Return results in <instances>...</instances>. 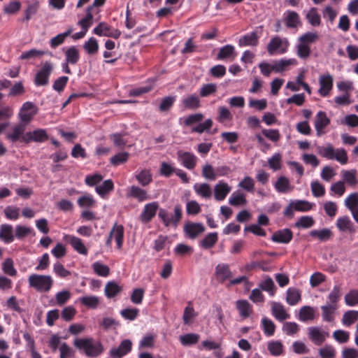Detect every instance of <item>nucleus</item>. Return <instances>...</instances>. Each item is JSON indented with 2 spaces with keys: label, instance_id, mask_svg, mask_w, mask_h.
<instances>
[{
  "label": "nucleus",
  "instance_id": "17",
  "mask_svg": "<svg viewBox=\"0 0 358 358\" xmlns=\"http://www.w3.org/2000/svg\"><path fill=\"white\" fill-rule=\"evenodd\" d=\"M271 309L273 316L280 322L290 317V315L287 313L284 306L279 302L271 301Z\"/></svg>",
  "mask_w": 358,
  "mask_h": 358
},
{
  "label": "nucleus",
  "instance_id": "25",
  "mask_svg": "<svg viewBox=\"0 0 358 358\" xmlns=\"http://www.w3.org/2000/svg\"><path fill=\"white\" fill-rule=\"evenodd\" d=\"M128 195L131 197L135 198L139 202H143L150 199L147 191L135 185H132L130 187Z\"/></svg>",
  "mask_w": 358,
  "mask_h": 358
},
{
  "label": "nucleus",
  "instance_id": "16",
  "mask_svg": "<svg viewBox=\"0 0 358 358\" xmlns=\"http://www.w3.org/2000/svg\"><path fill=\"white\" fill-rule=\"evenodd\" d=\"M205 231L202 223L188 222L184 226V231L189 238L194 239Z\"/></svg>",
  "mask_w": 358,
  "mask_h": 358
},
{
  "label": "nucleus",
  "instance_id": "59",
  "mask_svg": "<svg viewBox=\"0 0 358 358\" xmlns=\"http://www.w3.org/2000/svg\"><path fill=\"white\" fill-rule=\"evenodd\" d=\"M92 6H90L87 9L86 16L78 21V24L81 26L82 29L87 31L92 23L93 15L91 13Z\"/></svg>",
  "mask_w": 358,
  "mask_h": 358
},
{
  "label": "nucleus",
  "instance_id": "35",
  "mask_svg": "<svg viewBox=\"0 0 358 358\" xmlns=\"http://www.w3.org/2000/svg\"><path fill=\"white\" fill-rule=\"evenodd\" d=\"M336 227L341 231H352L353 223L348 216L345 215L337 219Z\"/></svg>",
  "mask_w": 358,
  "mask_h": 358
},
{
  "label": "nucleus",
  "instance_id": "13",
  "mask_svg": "<svg viewBox=\"0 0 358 358\" xmlns=\"http://www.w3.org/2000/svg\"><path fill=\"white\" fill-rule=\"evenodd\" d=\"M231 191V187L224 180H220L213 188L214 199L217 201H223Z\"/></svg>",
  "mask_w": 358,
  "mask_h": 358
},
{
  "label": "nucleus",
  "instance_id": "54",
  "mask_svg": "<svg viewBox=\"0 0 358 358\" xmlns=\"http://www.w3.org/2000/svg\"><path fill=\"white\" fill-rule=\"evenodd\" d=\"M71 297V293L69 290H62L55 294V303L62 306L65 304Z\"/></svg>",
  "mask_w": 358,
  "mask_h": 358
},
{
  "label": "nucleus",
  "instance_id": "52",
  "mask_svg": "<svg viewBox=\"0 0 358 358\" xmlns=\"http://www.w3.org/2000/svg\"><path fill=\"white\" fill-rule=\"evenodd\" d=\"M83 48L90 55L96 53L99 50L97 40L94 37L90 38L89 40L84 43Z\"/></svg>",
  "mask_w": 358,
  "mask_h": 358
},
{
  "label": "nucleus",
  "instance_id": "34",
  "mask_svg": "<svg viewBox=\"0 0 358 358\" xmlns=\"http://www.w3.org/2000/svg\"><path fill=\"white\" fill-rule=\"evenodd\" d=\"M268 350L273 356L277 357L284 354V346L280 341H271L268 343Z\"/></svg>",
  "mask_w": 358,
  "mask_h": 358
},
{
  "label": "nucleus",
  "instance_id": "15",
  "mask_svg": "<svg viewBox=\"0 0 358 358\" xmlns=\"http://www.w3.org/2000/svg\"><path fill=\"white\" fill-rule=\"evenodd\" d=\"M48 136L46 131L43 129H37L33 131L26 133L22 136V141L25 143L31 141L42 143L48 139Z\"/></svg>",
  "mask_w": 358,
  "mask_h": 358
},
{
  "label": "nucleus",
  "instance_id": "64",
  "mask_svg": "<svg viewBox=\"0 0 358 358\" xmlns=\"http://www.w3.org/2000/svg\"><path fill=\"white\" fill-rule=\"evenodd\" d=\"M345 301L349 306H354L358 303V290L352 289L345 296Z\"/></svg>",
  "mask_w": 358,
  "mask_h": 358
},
{
  "label": "nucleus",
  "instance_id": "29",
  "mask_svg": "<svg viewBox=\"0 0 358 358\" xmlns=\"http://www.w3.org/2000/svg\"><path fill=\"white\" fill-rule=\"evenodd\" d=\"M315 309L310 306H302L299 312V320L301 322H307L314 320Z\"/></svg>",
  "mask_w": 358,
  "mask_h": 358
},
{
  "label": "nucleus",
  "instance_id": "28",
  "mask_svg": "<svg viewBox=\"0 0 358 358\" xmlns=\"http://www.w3.org/2000/svg\"><path fill=\"white\" fill-rule=\"evenodd\" d=\"M181 103L185 108L196 109L200 107V99L196 94H194L184 97Z\"/></svg>",
  "mask_w": 358,
  "mask_h": 358
},
{
  "label": "nucleus",
  "instance_id": "58",
  "mask_svg": "<svg viewBox=\"0 0 358 358\" xmlns=\"http://www.w3.org/2000/svg\"><path fill=\"white\" fill-rule=\"evenodd\" d=\"M92 266L94 271L99 276L106 277L109 274V267L99 262L93 263Z\"/></svg>",
  "mask_w": 358,
  "mask_h": 358
},
{
  "label": "nucleus",
  "instance_id": "62",
  "mask_svg": "<svg viewBox=\"0 0 358 358\" xmlns=\"http://www.w3.org/2000/svg\"><path fill=\"white\" fill-rule=\"evenodd\" d=\"M59 358H73L75 351L66 343H62L59 347Z\"/></svg>",
  "mask_w": 358,
  "mask_h": 358
},
{
  "label": "nucleus",
  "instance_id": "56",
  "mask_svg": "<svg viewBox=\"0 0 358 358\" xmlns=\"http://www.w3.org/2000/svg\"><path fill=\"white\" fill-rule=\"evenodd\" d=\"M155 337L156 336L152 334H147L144 336L139 342V350L153 348L155 345Z\"/></svg>",
  "mask_w": 358,
  "mask_h": 358
},
{
  "label": "nucleus",
  "instance_id": "42",
  "mask_svg": "<svg viewBox=\"0 0 358 358\" xmlns=\"http://www.w3.org/2000/svg\"><path fill=\"white\" fill-rule=\"evenodd\" d=\"M80 58L79 52L76 47L71 46L65 52V62L70 64H76Z\"/></svg>",
  "mask_w": 358,
  "mask_h": 358
},
{
  "label": "nucleus",
  "instance_id": "57",
  "mask_svg": "<svg viewBox=\"0 0 358 358\" xmlns=\"http://www.w3.org/2000/svg\"><path fill=\"white\" fill-rule=\"evenodd\" d=\"M310 188L313 195L315 197H322L325 194V188L324 185L317 180L311 182Z\"/></svg>",
  "mask_w": 358,
  "mask_h": 358
},
{
  "label": "nucleus",
  "instance_id": "43",
  "mask_svg": "<svg viewBox=\"0 0 358 358\" xmlns=\"http://www.w3.org/2000/svg\"><path fill=\"white\" fill-rule=\"evenodd\" d=\"M292 205L296 211L307 212L312 209L313 203L306 200H292Z\"/></svg>",
  "mask_w": 358,
  "mask_h": 358
},
{
  "label": "nucleus",
  "instance_id": "18",
  "mask_svg": "<svg viewBox=\"0 0 358 358\" xmlns=\"http://www.w3.org/2000/svg\"><path fill=\"white\" fill-rule=\"evenodd\" d=\"M330 123V120L327 116L324 111H319L315 117V128L318 136L323 134V129L328 126Z\"/></svg>",
  "mask_w": 358,
  "mask_h": 358
},
{
  "label": "nucleus",
  "instance_id": "27",
  "mask_svg": "<svg viewBox=\"0 0 358 358\" xmlns=\"http://www.w3.org/2000/svg\"><path fill=\"white\" fill-rule=\"evenodd\" d=\"M275 190L279 193H287L293 189L289 180L285 176H280L278 178L274 185Z\"/></svg>",
  "mask_w": 358,
  "mask_h": 358
},
{
  "label": "nucleus",
  "instance_id": "33",
  "mask_svg": "<svg viewBox=\"0 0 358 358\" xmlns=\"http://www.w3.org/2000/svg\"><path fill=\"white\" fill-rule=\"evenodd\" d=\"M110 234L115 238L118 248H121L123 243L124 227L122 225L115 224Z\"/></svg>",
  "mask_w": 358,
  "mask_h": 358
},
{
  "label": "nucleus",
  "instance_id": "30",
  "mask_svg": "<svg viewBox=\"0 0 358 358\" xmlns=\"http://www.w3.org/2000/svg\"><path fill=\"white\" fill-rule=\"evenodd\" d=\"M301 299V292L295 287H289L287 290L286 302L289 306L296 305Z\"/></svg>",
  "mask_w": 358,
  "mask_h": 358
},
{
  "label": "nucleus",
  "instance_id": "10",
  "mask_svg": "<svg viewBox=\"0 0 358 358\" xmlns=\"http://www.w3.org/2000/svg\"><path fill=\"white\" fill-rule=\"evenodd\" d=\"M53 66L50 62H45L36 73L34 83L36 86L46 85L48 83L49 76L52 71Z\"/></svg>",
  "mask_w": 358,
  "mask_h": 358
},
{
  "label": "nucleus",
  "instance_id": "61",
  "mask_svg": "<svg viewBox=\"0 0 358 358\" xmlns=\"http://www.w3.org/2000/svg\"><path fill=\"white\" fill-rule=\"evenodd\" d=\"M345 206L349 210L358 208V193L350 194L344 201Z\"/></svg>",
  "mask_w": 358,
  "mask_h": 358
},
{
  "label": "nucleus",
  "instance_id": "55",
  "mask_svg": "<svg viewBox=\"0 0 358 358\" xmlns=\"http://www.w3.org/2000/svg\"><path fill=\"white\" fill-rule=\"evenodd\" d=\"M199 340V336L196 334H187L180 336V341L185 346L195 344Z\"/></svg>",
  "mask_w": 358,
  "mask_h": 358
},
{
  "label": "nucleus",
  "instance_id": "3",
  "mask_svg": "<svg viewBox=\"0 0 358 358\" xmlns=\"http://www.w3.org/2000/svg\"><path fill=\"white\" fill-rule=\"evenodd\" d=\"M30 287L39 292H48L52 287L54 280L49 275L31 274L28 278Z\"/></svg>",
  "mask_w": 358,
  "mask_h": 358
},
{
  "label": "nucleus",
  "instance_id": "37",
  "mask_svg": "<svg viewBox=\"0 0 358 358\" xmlns=\"http://www.w3.org/2000/svg\"><path fill=\"white\" fill-rule=\"evenodd\" d=\"M218 59H229L233 61L235 59L234 47L231 45H226L221 48L219 53L217 54Z\"/></svg>",
  "mask_w": 358,
  "mask_h": 358
},
{
  "label": "nucleus",
  "instance_id": "40",
  "mask_svg": "<svg viewBox=\"0 0 358 358\" xmlns=\"http://www.w3.org/2000/svg\"><path fill=\"white\" fill-rule=\"evenodd\" d=\"M337 305H328L321 306L322 311V318L324 321L331 322L334 320V313L337 310Z\"/></svg>",
  "mask_w": 358,
  "mask_h": 358
},
{
  "label": "nucleus",
  "instance_id": "8",
  "mask_svg": "<svg viewBox=\"0 0 358 358\" xmlns=\"http://www.w3.org/2000/svg\"><path fill=\"white\" fill-rule=\"evenodd\" d=\"M37 113V108L31 101L24 102L20 109L18 116L22 122L29 123Z\"/></svg>",
  "mask_w": 358,
  "mask_h": 358
},
{
  "label": "nucleus",
  "instance_id": "38",
  "mask_svg": "<svg viewBox=\"0 0 358 358\" xmlns=\"http://www.w3.org/2000/svg\"><path fill=\"white\" fill-rule=\"evenodd\" d=\"M122 291V287L115 281L108 282L105 286L104 292L108 298H113Z\"/></svg>",
  "mask_w": 358,
  "mask_h": 358
},
{
  "label": "nucleus",
  "instance_id": "11",
  "mask_svg": "<svg viewBox=\"0 0 358 358\" xmlns=\"http://www.w3.org/2000/svg\"><path fill=\"white\" fill-rule=\"evenodd\" d=\"M333 76L329 73L321 75L319 78L320 88L318 93L322 96H327L333 88Z\"/></svg>",
  "mask_w": 358,
  "mask_h": 358
},
{
  "label": "nucleus",
  "instance_id": "49",
  "mask_svg": "<svg viewBox=\"0 0 358 358\" xmlns=\"http://www.w3.org/2000/svg\"><path fill=\"white\" fill-rule=\"evenodd\" d=\"M25 127L22 123L15 125L13 129V132L8 134L6 137L12 142L17 141L23 134Z\"/></svg>",
  "mask_w": 358,
  "mask_h": 358
},
{
  "label": "nucleus",
  "instance_id": "41",
  "mask_svg": "<svg viewBox=\"0 0 358 358\" xmlns=\"http://www.w3.org/2000/svg\"><path fill=\"white\" fill-rule=\"evenodd\" d=\"M306 17L308 22L313 27L320 26L321 24V18L317 13L316 8H311L306 14Z\"/></svg>",
  "mask_w": 358,
  "mask_h": 358
},
{
  "label": "nucleus",
  "instance_id": "21",
  "mask_svg": "<svg viewBox=\"0 0 358 358\" xmlns=\"http://www.w3.org/2000/svg\"><path fill=\"white\" fill-rule=\"evenodd\" d=\"M283 20L287 28H296L300 24L299 15L293 10H286L283 14Z\"/></svg>",
  "mask_w": 358,
  "mask_h": 358
},
{
  "label": "nucleus",
  "instance_id": "6",
  "mask_svg": "<svg viewBox=\"0 0 358 358\" xmlns=\"http://www.w3.org/2000/svg\"><path fill=\"white\" fill-rule=\"evenodd\" d=\"M308 336L315 345H321L329 338V333L319 327H310L308 329Z\"/></svg>",
  "mask_w": 358,
  "mask_h": 358
},
{
  "label": "nucleus",
  "instance_id": "60",
  "mask_svg": "<svg viewBox=\"0 0 358 358\" xmlns=\"http://www.w3.org/2000/svg\"><path fill=\"white\" fill-rule=\"evenodd\" d=\"M202 176L208 180H215L217 175L212 165L206 164L202 168Z\"/></svg>",
  "mask_w": 358,
  "mask_h": 358
},
{
  "label": "nucleus",
  "instance_id": "14",
  "mask_svg": "<svg viewBox=\"0 0 358 358\" xmlns=\"http://www.w3.org/2000/svg\"><path fill=\"white\" fill-rule=\"evenodd\" d=\"M131 348L132 342L129 339L123 340L118 348L110 350V355L113 358H122L131 350Z\"/></svg>",
  "mask_w": 358,
  "mask_h": 358
},
{
  "label": "nucleus",
  "instance_id": "63",
  "mask_svg": "<svg viewBox=\"0 0 358 358\" xmlns=\"http://www.w3.org/2000/svg\"><path fill=\"white\" fill-rule=\"evenodd\" d=\"M319 355L322 358H334L336 350L333 346L327 345L319 350Z\"/></svg>",
  "mask_w": 358,
  "mask_h": 358
},
{
  "label": "nucleus",
  "instance_id": "4",
  "mask_svg": "<svg viewBox=\"0 0 358 358\" xmlns=\"http://www.w3.org/2000/svg\"><path fill=\"white\" fill-rule=\"evenodd\" d=\"M173 211L174 215H172L164 208H159V210L158 217L166 227L170 226L177 227L182 218V208L180 205L175 206Z\"/></svg>",
  "mask_w": 358,
  "mask_h": 358
},
{
  "label": "nucleus",
  "instance_id": "47",
  "mask_svg": "<svg viewBox=\"0 0 358 358\" xmlns=\"http://www.w3.org/2000/svg\"><path fill=\"white\" fill-rule=\"evenodd\" d=\"M262 327L264 333L267 336H271L274 334L275 325L271 320L264 317L262 319Z\"/></svg>",
  "mask_w": 358,
  "mask_h": 358
},
{
  "label": "nucleus",
  "instance_id": "1",
  "mask_svg": "<svg viewBox=\"0 0 358 358\" xmlns=\"http://www.w3.org/2000/svg\"><path fill=\"white\" fill-rule=\"evenodd\" d=\"M74 346L84 352L89 357H96L103 352V347L100 342L94 341L92 338H76L73 341Z\"/></svg>",
  "mask_w": 358,
  "mask_h": 358
},
{
  "label": "nucleus",
  "instance_id": "7",
  "mask_svg": "<svg viewBox=\"0 0 358 358\" xmlns=\"http://www.w3.org/2000/svg\"><path fill=\"white\" fill-rule=\"evenodd\" d=\"M177 159L185 168L192 170L194 169L197 163V157L192 152L179 150L176 152Z\"/></svg>",
  "mask_w": 358,
  "mask_h": 358
},
{
  "label": "nucleus",
  "instance_id": "24",
  "mask_svg": "<svg viewBox=\"0 0 358 358\" xmlns=\"http://www.w3.org/2000/svg\"><path fill=\"white\" fill-rule=\"evenodd\" d=\"M259 43V36L256 31L247 34L238 40V45L241 47L243 46H256Z\"/></svg>",
  "mask_w": 358,
  "mask_h": 358
},
{
  "label": "nucleus",
  "instance_id": "51",
  "mask_svg": "<svg viewBox=\"0 0 358 358\" xmlns=\"http://www.w3.org/2000/svg\"><path fill=\"white\" fill-rule=\"evenodd\" d=\"M2 270L4 273L10 276H15L17 275V270L14 267V262L12 259L7 258L2 263Z\"/></svg>",
  "mask_w": 358,
  "mask_h": 358
},
{
  "label": "nucleus",
  "instance_id": "39",
  "mask_svg": "<svg viewBox=\"0 0 358 358\" xmlns=\"http://www.w3.org/2000/svg\"><path fill=\"white\" fill-rule=\"evenodd\" d=\"M69 243L78 253L84 255L87 254V250L80 238L73 236H69Z\"/></svg>",
  "mask_w": 358,
  "mask_h": 358
},
{
  "label": "nucleus",
  "instance_id": "53",
  "mask_svg": "<svg viewBox=\"0 0 358 358\" xmlns=\"http://www.w3.org/2000/svg\"><path fill=\"white\" fill-rule=\"evenodd\" d=\"M238 187L248 192H253L255 189V181L250 176H245L238 185Z\"/></svg>",
  "mask_w": 358,
  "mask_h": 358
},
{
  "label": "nucleus",
  "instance_id": "22",
  "mask_svg": "<svg viewBox=\"0 0 358 358\" xmlns=\"http://www.w3.org/2000/svg\"><path fill=\"white\" fill-rule=\"evenodd\" d=\"M296 64L297 61L294 58L280 59L273 62V71L281 73L287 71L289 66H296Z\"/></svg>",
  "mask_w": 358,
  "mask_h": 358
},
{
  "label": "nucleus",
  "instance_id": "45",
  "mask_svg": "<svg viewBox=\"0 0 358 358\" xmlns=\"http://www.w3.org/2000/svg\"><path fill=\"white\" fill-rule=\"evenodd\" d=\"M138 182L142 186H147L152 180V176L149 170L143 169L135 176Z\"/></svg>",
  "mask_w": 358,
  "mask_h": 358
},
{
  "label": "nucleus",
  "instance_id": "48",
  "mask_svg": "<svg viewBox=\"0 0 358 358\" xmlns=\"http://www.w3.org/2000/svg\"><path fill=\"white\" fill-rule=\"evenodd\" d=\"M114 188L113 182L108 179L105 180L101 185L96 187V193L101 196H104L105 194L112 191Z\"/></svg>",
  "mask_w": 358,
  "mask_h": 358
},
{
  "label": "nucleus",
  "instance_id": "19",
  "mask_svg": "<svg viewBox=\"0 0 358 358\" xmlns=\"http://www.w3.org/2000/svg\"><path fill=\"white\" fill-rule=\"evenodd\" d=\"M216 279L220 282H224L232 277V273L229 265L226 264H220L215 267Z\"/></svg>",
  "mask_w": 358,
  "mask_h": 358
},
{
  "label": "nucleus",
  "instance_id": "26",
  "mask_svg": "<svg viewBox=\"0 0 358 358\" xmlns=\"http://www.w3.org/2000/svg\"><path fill=\"white\" fill-rule=\"evenodd\" d=\"M13 227L8 224H2L0 226V239L5 243H10L14 241Z\"/></svg>",
  "mask_w": 358,
  "mask_h": 358
},
{
  "label": "nucleus",
  "instance_id": "36",
  "mask_svg": "<svg viewBox=\"0 0 358 358\" xmlns=\"http://www.w3.org/2000/svg\"><path fill=\"white\" fill-rule=\"evenodd\" d=\"M218 240L217 232L208 234L203 240L200 241V246L203 249H210L214 246Z\"/></svg>",
  "mask_w": 358,
  "mask_h": 358
},
{
  "label": "nucleus",
  "instance_id": "44",
  "mask_svg": "<svg viewBox=\"0 0 358 358\" xmlns=\"http://www.w3.org/2000/svg\"><path fill=\"white\" fill-rule=\"evenodd\" d=\"M78 300L83 305L92 309L96 308L100 302L99 298L96 296H85L80 297Z\"/></svg>",
  "mask_w": 358,
  "mask_h": 358
},
{
  "label": "nucleus",
  "instance_id": "2",
  "mask_svg": "<svg viewBox=\"0 0 358 358\" xmlns=\"http://www.w3.org/2000/svg\"><path fill=\"white\" fill-rule=\"evenodd\" d=\"M317 151L320 156L327 159H336L341 164H347L348 160L347 152L343 148L335 149L331 143L318 146Z\"/></svg>",
  "mask_w": 358,
  "mask_h": 358
},
{
  "label": "nucleus",
  "instance_id": "46",
  "mask_svg": "<svg viewBox=\"0 0 358 358\" xmlns=\"http://www.w3.org/2000/svg\"><path fill=\"white\" fill-rule=\"evenodd\" d=\"M73 30V29L72 27H69L65 32L59 34L56 36L53 37L50 42V46L52 48H55L61 44H62L65 38L72 33Z\"/></svg>",
  "mask_w": 358,
  "mask_h": 358
},
{
  "label": "nucleus",
  "instance_id": "20",
  "mask_svg": "<svg viewBox=\"0 0 358 358\" xmlns=\"http://www.w3.org/2000/svg\"><path fill=\"white\" fill-rule=\"evenodd\" d=\"M293 237L292 231L289 229H283L275 231L271 237V240L279 243H288Z\"/></svg>",
  "mask_w": 358,
  "mask_h": 358
},
{
  "label": "nucleus",
  "instance_id": "31",
  "mask_svg": "<svg viewBox=\"0 0 358 358\" xmlns=\"http://www.w3.org/2000/svg\"><path fill=\"white\" fill-rule=\"evenodd\" d=\"M229 203L233 206H245L247 203L245 194L239 190L234 192L229 199Z\"/></svg>",
  "mask_w": 358,
  "mask_h": 358
},
{
  "label": "nucleus",
  "instance_id": "50",
  "mask_svg": "<svg viewBox=\"0 0 358 358\" xmlns=\"http://www.w3.org/2000/svg\"><path fill=\"white\" fill-rule=\"evenodd\" d=\"M358 319V311L348 310L343 314L342 323L345 327L351 326Z\"/></svg>",
  "mask_w": 358,
  "mask_h": 358
},
{
  "label": "nucleus",
  "instance_id": "9",
  "mask_svg": "<svg viewBox=\"0 0 358 358\" xmlns=\"http://www.w3.org/2000/svg\"><path fill=\"white\" fill-rule=\"evenodd\" d=\"M158 210H159L158 202L153 201L146 203L139 215V220L143 224L149 223L156 215Z\"/></svg>",
  "mask_w": 358,
  "mask_h": 358
},
{
  "label": "nucleus",
  "instance_id": "12",
  "mask_svg": "<svg viewBox=\"0 0 358 358\" xmlns=\"http://www.w3.org/2000/svg\"><path fill=\"white\" fill-rule=\"evenodd\" d=\"M93 33L99 36L112 37L117 38L120 36L121 32L118 29H112L105 22H100L94 30Z\"/></svg>",
  "mask_w": 358,
  "mask_h": 358
},
{
  "label": "nucleus",
  "instance_id": "32",
  "mask_svg": "<svg viewBox=\"0 0 358 358\" xmlns=\"http://www.w3.org/2000/svg\"><path fill=\"white\" fill-rule=\"evenodd\" d=\"M236 308L243 318L248 317L252 312V308L250 303L246 300H238L236 301Z\"/></svg>",
  "mask_w": 358,
  "mask_h": 358
},
{
  "label": "nucleus",
  "instance_id": "5",
  "mask_svg": "<svg viewBox=\"0 0 358 358\" xmlns=\"http://www.w3.org/2000/svg\"><path fill=\"white\" fill-rule=\"evenodd\" d=\"M289 42L287 38L275 36L267 44V51L270 55H282L287 52Z\"/></svg>",
  "mask_w": 358,
  "mask_h": 358
},
{
  "label": "nucleus",
  "instance_id": "23",
  "mask_svg": "<svg viewBox=\"0 0 358 358\" xmlns=\"http://www.w3.org/2000/svg\"><path fill=\"white\" fill-rule=\"evenodd\" d=\"M193 188L196 194L204 199H210L212 197L213 192L208 183H196Z\"/></svg>",
  "mask_w": 358,
  "mask_h": 358
}]
</instances>
